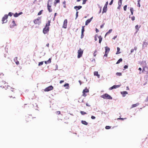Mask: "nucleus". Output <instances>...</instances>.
Returning a JSON list of instances; mask_svg holds the SVG:
<instances>
[{
    "mask_svg": "<svg viewBox=\"0 0 148 148\" xmlns=\"http://www.w3.org/2000/svg\"><path fill=\"white\" fill-rule=\"evenodd\" d=\"M50 21H48L47 23L46 24L45 27L44 28L43 30V32L44 34H46L49 31V26L50 25Z\"/></svg>",
    "mask_w": 148,
    "mask_h": 148,
    "instance_id": "1",
    "label": "nucleus"
},
{
    "mask_svg": "<svg viewBox=\"0 0 148 148\" xmlns=\"http://www.w3.org/2000/svg\"><path fill=\"white\" fill-rule=\"evenodd\" d=\"M53 3L52 0H49L47 4V8L49 12H52V9L51 8V5Z\"/></svg>",
    "mask_w": 148,
    "mask_h": 148,
    "instance_id": "2",
    "label": "nucleus"
},
{
    "mask_svg": "<svg viewBox=\"0 0 148 148\" xmlns=\"http://www.w3.org/2000/svg\"><path fill=\"white\" fill-rule=\"evenodd\" d=\"M101 97L104 99H112V97L110 95L106 93L102 95Z\"/></svg>",
    "mask_w": 148,
    "mask_h": 148,
    "instance_id": "3",
    "label": "nucleus"
},
{
    "mask_svg": "<svg viewBox=\"0 0 148 148\" xmlns=\"http://www.w3.org/2000/svg\"><path fill=\"white\" fill-rule=\"evenodd\" d=\"M33 21L35 24L39 25L41 23V18L38 17L34 20Z\"/></svg>",
    "mask_w": 148,
    "mask_h": 148,
    "instance_id": "4",
    "label": "nucleus"
},
{
    "mask_svg": "<svg viewBox=\"0 0 148 148\" xmlns=\"http://www.w3.org/2000/svg\"><path fill=\"white\" fill-rule=\"evenodd\" d=\"M83 53V50L80 48L78 51V58H80L82 56Z\"/></svg>",
    "mask_w": 148,
    "mask_h": 148,
    "instance_id": "5",
    "label": "nucleus"
},
{
    "mask_svg": "<svg viewBox=\"0 0 148 148\" xmlns=\"http://www.w3.org/2000/svg\"><path fill=\"white\" fill-rule=\"evenodd\" d=\"M89 92V90L88 89H87L86 88L84 89L82 92V96L84 97L86 96L87 95L86 94V93H88Z\"/></svg>",
    "mask_w": 148,
    "mask_h": 148,
    "instance_id": "6",
    "label": "nucleus"
},
{
    "mask_svg": "<svg viewBox=\"0 0 148 148\" xmlns=\"http://www.w3.org/2000/svg\"><path fill=\"white\" fill-rule=\"evenodd\" d=\"M8 15L6 14L4 15V17L2 19V21H3V23H6L7 21V18H8Z\"/></svg>",
    "mask_w": 148,
    "mask_h": 148,
    "instance_id": "7",
    "label": "nucleus"
},
{
    "mask_svg": "<svg viewBox=\"0 0 148 148\" xmlns=\"http://www.w3.org/2000/svg\"><path fill=\"white\" fill-rule=\"evenodd\" d=\"M53 89V87L51 86H49L46 88L44 90V91L45 92L49 91L52 90Z\"/></svg>",
    "mask_w": 148,
    "mask_h": 148,
    "instance_id": "8",
    "label": "nucleus"
},
{
    "mask_svg": "<svg viewBox=\"0 0 148 148\" xmlns=\"http://www.w3.org/2000/svg\"><path fill=\"white\" fill-rule=\"evenodd\" d=\"M105 54L104 56L106 57H107L108 52L110 51V49L109 47H105Z\"/></svg>",
    "mask_w": 148,
    "mask_h": 148,
    "instance_id": "9",
    "label": "nucleus"
},
{
    "mask_svg": "<svg viewBox=\"0 0 148 148\" xmlns=\"http://www.w3.org/2000/svg\"><path fill=\"white\" fill-rule=\"evenodd\" d=\"M142 72L144 73L145 72L146 73V74L148 73V68L146 66L144 67L143 68V70Z\"/></svg>",
    "mask_w": 148,
    "mask_h": 148,
    "instance_id": "10",
    "label": "nucleus"
},
{
    "mask_svg": "<svg viewBox=\"0 0 148 148\" xmlns=\"http://www.w3.org/2000/svg\"><path fill=\"white\" fill-rule=\"evenodd\" d=\"M67 20L66 19H65L64 22L63 24V25L62 27L66 29L67 28Z\"/></svg>",
    "mask_w": 148,
    "mask_h": 148,
    "instance_id": "11",
    "label": "nucleus"
},
{
    "mask_svg": "<svg viewBox=\"0 0 148 148\" xmlns=\"http://www.w3.org/2000/svg\"><path fill=\"white\" fill-rule=\"evenodd\" d=\"M9 97L11 98L10 100L12 102H15L16 101V99L15 97H13L12 98H11L12 97V96H10Z\"/></svg>",
    "mask_w": 148,
    "mask_h": 148,
    "instance_id": "12",
    "label": "nucleus"
},
{
    "mask_svg": "<svg viewBox=\"0 0 148 148\" xmlns=\"http://www.w3.org/2000/svg\"><path fill=\"white\" fill-rule=\"evenodd\" d=\"M92 17L90 19H89L88 20H87L85 22V25H87L88 24H89L91 21L92 19Z\"/></svg>",
    "mask_w": 148,
    "mask_h": 148,
    "instance_id": "13",
    "label": "nucleus"
},
{
    "mask_svg": "<svg viewBox=\"0 0 148 148\" xmlns=\"http://www.w3.org/2000/svg\"><path fill=\"white\" fill-rule=\"evenodd\" d=\"M23 14V12H19V13H16L14 14V17H17L19 15L21 14Z\"/></svg>",
    "mask_w": 148,
    "mask_h": 148,
    "instance_id": "14",
    "label": "nucleus"
},
{
    "mask_svg": "<svg viewBox=\"0 0 148 148\" xmlns=\"http://www.w3.org/2000/svg\"><path fill=\"white\" fill-rule=\"evenodd\" d=\"M11 24L10 25V27H13L16 25V24L14 21H12Z\"/></svg>",
    "mask_w": 148,
    "mask_h": 148,
    "instance_id": "15",
    "label": "nucleus"
},
{
    "mask_svg": "<svg viewBox=\"0 0 148 148\" xmlns=\"http://www.w3.org/2000/svg\"><path fill=\"white\" fill-rule=\"evenodd\" d=\"M18 57H16L14 59V61L15 62L16 64L17 65H18L19 64V61L17 60Z\"/></svg>",
    "mask_w": 148,
    "mask_h": 148,
    "instance_id": "16",
    "label": "nucleus"
},
{
    "mask_svg": "<svg viewBox=\"0 0 148 148\" xmlns=\"http://www.w3.org/2000/svg\"><path fill=\"white\" fill-rule=\"evenodd\" d=\"M121 94L122 95L123 97H124L126 95L128 94V92L127 91H123L121 92Z\"/></svg>",
    "mask_w": 148,
    "mask_h": 148,
    "instance_id": "17",
    "label": "nucleus"
},
{
    "mask_svg": "<svg viewBox=\"0 0 148 148\" xmlns=\"http://www.w3.org/2000/svg\"><path fill=\"white\" fill-rule=\"evenodd\" d=\"M82 8V6H75L74 7V8L76 10V11H77Z\"/></svg>",
    "mask_w": 148,
    "mask_h": 148,
    "instance_id": "18",
    "label": "nucleus"
},
{
    "mask_svg": "<svg viewBox=\"0 0 148 148\" xmlns=\"http://www.w3.org/2000/svg\"><path fill=\"white\" fill-rule=\"evenodd\" d=\"M139 104V103H137L135 104H132V105L131 107V108H132L135 107H136L138 106Z\"/></svg>",
    "mask_w": 148,
    "mask_h": 148,
    "instance_id": "19",
    "label": "nucleus"
},
{
    "mask_svg": "<svg viewBox=\"0 0 148 148\" xmlns=\"http://www.w3.org/2000/svg\"><path fill=\"white\" fill-rule=\"evenodd\" d=\"M107 10V6L104 5V6L103 8V12H102L103 13L106 12Z\"/></svg>",
    "mask_w": 148,
    "mask_h": 148,
    "instance_id": "20",
    "label": "nucleus"
},
{
    "mask_svg": "<svg viewBox=\"0 0 148 148\" xmlns=\"http://www.w3.org/2000/svg\"><path fill=\"white\" fill-rule=\"evenodd\" d=\"M51 58H49L48 60L45 61V63L46 64L50 63L51 62Z\"/></svg>",
    "mask_w": 148,
    "mask_h": 148,
    "instance_id": "21",
    "label": "nucleus"
},
{
    "mask_svg": "<svg viewBox=\"0 0 148 148\" xmlns=\"http://www.w3.org/2000/svg\"><path fill=\"white\" fill-rule=\"evenodd\" d=\"M94 75L95 76H97L98 78L100 77V75L98 74V72L97 71H95L94 72Z\"/></svg>",
    "mask_w": 148,
    "mask_h": 148,
    "instance_id": "22",
    "label": "nucleus"
},
{
    "mask_svg": "<svg viewBox=\"0 0 148 148\" xmlns=\"http://www.w3.org/2000/svg\"><path fill=\"white\" fill-rule=\"evenodd\" d=\"M98 38L99 39V43H101L102 40V38L100 36H98Z\"/></svg>",
    "mask_w": 148,
    "mask_h": 148,
    "instance_id": "23",
    "label": "nucleus"
},
{
    "mask_svg": "<svg viewBox=\"0 0 148 148\" xmlns=\"http://www.w3.org/2000/svg\"><path fill=\"white\" fill-rule=\"evenodd\" d=\"M120 48L119 47H117V51L116 53V54H119L121 53V52H120Z\"/></svg>",
    "mask_w": 148,
    "mask_h": 148,
    "instance_id": "24",
    "label": "nucleus"
},
{
    "mask_svg": "<svg viewBox=\"0 0 148 148\" xmlns=\"http://www.w3.org/2000/svg\"><path fill=\"white\" fill-rule=\"evenodd\" d=\"M60 0H55V2H54V5L55 6H56L57 3H60Z\"/></svg>",
    "mask_w": 148,
    "mask_h": 148,
    "instance_id": "25",
    "label": "nucleus"
},
{
    "mask_svg": "<svg viewBox=\"0 0 148 148\" xmlns=\"http://www.w3.org/2000/svg\"><path fill=\"white\" fill-rule=\"evenodd\" d=\"M82 123L85 125H87L88 124V123H87L86 121H81Z\"/></svg>",
    "mask_w": 148,
    "mask_h": 148,
    "instance_id": "26",
    "label": "nucleus"
},
{
    "mask_svg": "<svg viewBox=\"0 0 148 148\" xmlns=\"http://www.w3.org/2000/svg\"><path fill=\"white\" fill-rule=\"evenodd\" d=\"M64 86L65 87H67L66 88L67 89H69V84L68 83H66L64 85Z\"/></svg>",
    "mask_w": 148,
    "mask_h": 148,
    "instance_id": "27",
    "label": "nucleus"
},
{
    "mask_svg": "<svg viewBox=\"0 0 148 148\" xmlns=\"http://www.w3.org/2000/svg\"><path fill=\"white\" fill-rule=\"evenodd\" d=\"M112 29H110L109 31L106 34V35H105V36H106V35L108 34H109L112 31Z\"/></svg>",
    "mask_w": 148,
    "mask_h": 148,
    "instance_id": "28",
    "label": "nucleus"
},
{
    "mask_svg": "<svg viewBox=\"0 0 148 148\" xmlns=\"http://www.w3.org/2000/svg\"><path fill=\"white\" fill-rule=\"evenodd\" d=\"M137 47H134V49H132L131 50V53L133 52L134 51V50H135L136 51L137 49Z\"/></svg>",
    "mask_w": 148,
    "mask_h": 148,
    "instance_id": "29",
    "label": "nucleus"
},
{
    "mask_svg": "<svg viewBox=\"0 0 148 148\" xmlns=\"http://www.w3.org/2000/svg\"><path fill=\"white\" fill-rule=\"evenodd\" d=\"M122 61V58L119 59L117 62L116 63V64H118L120 63Z\"/></svg>",
    "mask_w": 148,
    "mask_h": 148,
    "instance_id": "30",
    "label": "nucleus"
},
{
    "mask_svg": "<svg viewBox=\"0 0 148 148\" xmlns=\"http://www.w3.org/2000/svg\"><path fill=\"white\" fill-rule=\"evenodd\" d=\"M80 113L82 115H84L87 114L86 112L83 111H81Z\"/></svg>",
    "mask_w": 148,
    "mask_h": 148,
    "instance_id": "31",
    "label": "nucleus"
},
{
    "mask_svg": "<svg viewBox=\"0 0 148 148\" xmlns=\"http://www.w3.org/2000/svg\"><path fill=\"white\" fill-rule=\"evenodd\" d=\"M122 1H118V5L119 6V7H121V6L122 5Z\"/></svg>",
    "mask_w": 148,
    "mask_h": 148,
    "instance_id": "32",
    "label": "nucleus"
},
{
    "mask_svg": "<svg viewBox=\"0 0 148 148\" xmlns=\"http://www.w3.org/2000/svg\"><path fill=\"white\" fill-rule=\"evenodd\" d=\"M120 85H114L113 86L114 88H119V87H120Z\"/></svg>",
    "mask_w": 148,
    "mask_h": 148,
    "instance_id": "33",
    "label": "nucleus"
},
{
    "mask_svg": "<svg viewBox=\"0 0 148 148\" xmlns=\"http://www.w3.org/2000/svg\"><path fill=\"white\" fill-rule=\"evenodd\" d=\"M140 27H139L138 25H137L136 26L135 28L137 30V31H138L139 30Z\"/></svg>",
    "mask_w": 148,
    "mask_h": 148,
    "instance_id": "34",
    "label": "nucleus"
},
{
    "mask_svg": "<svg viewBox=\"0 0 148 148\" xmlns=\"http://www.w3.org/2000/svg\"><path fill=\"white\" fill-rule=\"evenodd\" d=\"M66 1H64V2H63V7L65 8H66Z\"/></svg>",
    "mask_w": 148,
    "mask_h": 148,
    "instance_id": "35",
    "label": "nucleus"
},
{
    "mask_svg": "<svg viewBox=\"0 0 148 148\" xmlns=\"http://www.w3.org/2000/svg\"><path fill=\"white\" fill-rule=\"evenodd\" d=\"M97 50H95L94 51V52L93 53V55H94V56L95 57L96 56L97 54Z\"/></svg>",
    "mask_w": 148,
    "mask_h": 148,
    "instance_id": "36",
    "label": "nucleus"
},
{
    "mask_svg": "<svg viewBox=\"0 0 148 148\" xmlns=\"http://www.w3.org/2000/svg\"><path fill=\"white\" fill-rule=\"evenodd\" d=\"M116 75L117 76H120L122 74L121 73L117 72L116 73Z\"/></svg>",
    "mask_w": 148,
    "mask_h": 148,
    "instance_id": "37",
    "label": "nucleus"
},
{
    "mask_svg": "<svg viewBox=\"0 0 148 148\" xmlns=\"http://www.w3.org/2000/svg\"><path fill=\"white\" fill-rule=\"evenodd\" d=\"M140 0H138V3L137 5V6L139 7H140Z\"/></svg>",
    "mask_w": 148,
    "mask_h": 148,
    "instance_id": "38",
    "label": "nucleus"
},
{
    "mask_svg": "<svg viewBox=\"0 0 148 148\" xmlns=\"http://www.w3.org/2000/svg\"><path fill=\"white\" fill-rule=\"evenodd\" d=\"M43 61L39 62V63L38 65L39 66H41V65H42L43 64Z\"/></svg>",
    "mask_w": 148,
    "mask_h": 148,
    "instance_id": "39",
    "label": "nucleus"
},
{
    "mask_svg": "<svg viewBox=\"0 0 148 148\" xmlns=\"http://www.w3.org/2000/svg\"><path fill=\"white\" fill-rule=\"evenodd\" d=\"M84 26H83L82 27V32L84 33Z\"/></svg>",
    "mask_w": 148,
    "mask_h": 148,
    "instance_id": "40",
    "label": "nucleus"
},
{
    "mask_svg": "<svg viewBox=\"0 0 148 148\" xmlns=\"http://www.w3.org/2000/svg\"><path fill=\"white\" fill-rule=\"evenodd\" d=\"M111 127L109 126H106L105 127V128L106 129H109L111 128Z\"/></svg>",
    "mask_w": 148,
    "mask_h": 148,
    "instance_id": "41",
    "label": "nucleus"
},
{
    "mask_svg": "<svg viewBox=\"0 0 148 148\" xmlns=\"http://www.w3.org/2000/svg\"><path fill=\"white\" fill-rule=\"evenodd\" d=\"M43 10H41V11H40L38 13V15H41V14H42V12Z\"/></svg>",
    "mask_w": 148,
    "mask_h": 148,
    "instance_id": "42",
    "label": "nucleus"
},
{
    "mask_svg": "<svg viewBox=\"0 0 148 148\" xmlns=\"http://www.w3.org/2000/svg\"><path fill=\"white\" fill-rule=\"evenodd\" d=\"M13 14V13L10 12L8 13V16H11Z\"/></svg>",
    "mask_w": 148,
    "mask_h": 148,
    "instance_id": "43",
    "label": "nucleus"
},
{
    "mask_svg": "<svg viewBox=\"0 0 148 148\" xmlns=\"http://www.w3.org/2000/svg\"><path fill=\"white\" fill-rule=\"evenodd\" d=\"M127 5H125L124 6L123 9L124 11H126L127 9Z\"/></svg>",
    "mask_w": 148,
    "mask_h": 148,
    "instance_id": "44",
    "label": "nucleus"
},
{
    "mask_svg": "<svg viewBox=\"0 0 148 148\" xmlns=\"http://www.w3.org/2000/svg\"><path fill=\"white\" fill-rule=\"evenodd\" d=\"M87 0H83V2H82V4H85L86 2V1H87Z\"/></svg>",
    "mask_w": 148,
    "mask_h": 148,
    "instance_id": "45",
    "label": "nucleus"
},
{
    "mask_svg": "<svg viewBox=\"0 0 148 148\" xmlns=\"http://www.w3.org/2000/svg\"><path fill=\"white\" fill-rule=\"evenodd\" d=\"M56 113L59 115L60 114V111H57L56 112Z\"/></svg>",
    "mask_w": 148,
    "mask_h": 148,
    "instance_id": "46",
    "label": "nucleus"
},
{
    "mask_svg": "<svg viewBox=\"0 0 148 148\" xmlns=\"http://www.w3.org/2000/svg\"><path fill=\"white\" fill-rule=\"evenodd\" d=\"M130 12H133V11H134V10H133V8H130Z\"/></svg>",
    "mask_w": 148,
    "mask_h": 148,
    "instance_id": "47",
    "label": "nucleus"
},
{
    "mask_svg": "<svg viewBox=\"0 0 148 148\" xmlns=\"http://www.w3.org/2000/svg\"><path fill=\"white\" fill-rule=\"evenodd\" d=\"M113 0H111V1L109 3V5H111L112 4V3H113Z\"/></svg>",
    "mask_w": 148,
    "mask_h": 148,
    "instance_id": "48",
    "label": "nucleus"
},
{
    "mask_svg": "<svg viewBox=\"0 0 148 148\" xmlns=\"http://www.w3.org/2000/svg\"><path fill=\"white\" fill-rule=\"evenodd\" d=\"M128 66L127 65H125L124 67V69H127L128 68Z\"/></svg>",
    "mask_w": 148,
    "mask_h": 148,
    "instance_id": "49",
    "label": "nucleus"
},
{
    "mask_svg": "<svg viewBox=\"0 0 148 148\" xmlns=\"http://www.w3.org/2000/svg\"><path fill=\"white\" fill-rule=\"evenodd\" d=\"M131 19L133 21H134L135 20V17L134 16H132L131 18Z\"/></svg>",
    "mask_w": 148,
    "mask_h": 148,
    "instance_id": "50",
    "label": "nucleus"
},
{
    "mask_svg": "<svg viewBox=\"0 0 148 148\" xmlns=\"http://www.w3.org/2000/svg\"><path fill=\"white\" fill-rule=\"evenodd\" d=\"M78 12L77 11L76 12V18H77L78 16Z\"/></svg>",
    "mask_w": 148,
    "mask_h": 148,
    "instance_id": "51",
    "label": "nucleus"
},
{
    "mask_svg": "<svg viewBox=\"0 0 148 148\" xmlns=\"http://www.w3.org/2000/svg\"><path fill=\"white\" fill-rule=\"evenodd\" d=\"M91 118L92 119H95V117L94 116H92L91 117Z\"/></svg>",
    "mask_w": 148,
    "mask_h": 148,
    "instance_id": "52",
    "label": "nucleus"
},
{
    "mask_svg": "<svg viewBox=\"0 0 148 148\" xmlns=\"http://www.w3.org/2000/svg\"><path fill=\"white\" fill-rule=\"evenodd\" d=\"M83 33H84L82 32L81 36V38H82L83 37V36H84Z\"/></svg>",
    "mask_w": 148,
    "mask_h": 148,
    "instance_id": "53",
    "label": "nucleus"
},
{
    "mask_svg": "<svg viewBox=\"0 0 148 148\" xmlns=\"http://www.w3.org/2000/svg\"><path fill=\"white\" fill-rule=\"evenodd\" d=\"M138 70H140V72H139V73L140 74H141V72H140V71H141V70H142V69H141V68H139V69H138Z\"/></svg>",
    "mask_w": 148,
    "mask_h": 148,
    "instance_id": "54",
    "label": "nucleus"
},
{
    "mask_svg": "<svg viewBox=\"0 0 148 148\" xmlns=\"http://www.w3.org/2000/svg\"><path fill=\"white\" fill-rule=\"evenodd\" d=\"M97 36H95V41H97Z\"/></svg>",
    "mask_w": 148,
    "mask_h": 148,
    "instance_id": "55",
    "label": "nucleus"
},
{
    "mask_svg": "<svg viewBox=\"0 0 148 148\" xmlns=\"http://www.w3.org/2000/svg\"><path fill=\"white\" fill-rule=\"evenodd\" d=\"M64 82V80H61L60 81V84H62V83H63V82Z\"/></svg>",
    "mask_w": 148,
    "mask_h": 148,
    "instance_id": "56",
    "label": "nucleus"
},
{
    "mask_svg": "<svg viewBox=\"0 0 148 148\" xmlns=\"http://www.w3.org/2000/svg\"><path fill=\"white\" fill-rule=\"evenodd\" d=\"M113 87V86L111 87L110 88V90H112V89H114V87Z\"/></svg>",
    "mask_w": 148,
    "mask_h": 148,
    "instance_id": "57",
    "label": "nucleus"
},
{
    "mask_svg": "<svg viewBox=\"0 0 148 148\" xmlns=\"http://www.w3.org/2000/svg\"><path fill=\"white\" fill-rule=\"evenodd\" d=\"M96 32H99V30L98 29H97L96 28Z\"/></svg>",
    "mask_w": 148,
    "mask_h": 148,
    "instance_id": "58",
    "label": "nucleus"
},
{
    "mask_svg": "<svg viewBox=\"0 0 148 148\" xmlns=\"http://www.w3.org/2000/svg\"><path fill=\"white\" fill-rule=\"evenodd\" d=\"M108 2L107 1V2L106 3V4H105V5L107 6V5H108Z\"/></svg>",
    "mask_w": 148,
    "mask_h": 148,
    "instance_id": "59",
    "label": "nucleus"
},
{
    "mask_svg": "<svg viewBox=\"0 0 148 148\" xmlns=\"http://www.w3.org/2000/svg\"><path fill=\"white\" fill-rule=\"evenodd\" d=\"M145 101L146 102H147L148 101V96L147 97V98H146V99L145 100Z\"/></svg>",
    "mask_w": 148,
    "mask_h": 148,
    "instance_id": "60",
    "label": "nucleus"
},
{
    "mask_svg": "<svg viewBox=\"0 0 148 148\" xmlns=\"http://www.w3.org/2000/svg\"><path fill=\"white\" fill-rule=\"evenodd\" d=\"M117 119H121L122 120H123L124 119L122 118H118Z\"/></svg>",
    "mask_w": 148,
    "mask_h": 148,
    "instance_id": "61",
    "label": "nucleus"
},
{
    "mask_svg": "<svg viewBox=\"0 0 148 148\" xmlns=\"http://www.w3.org/2000/svg\"><path fill=\"white\" fill-rule=\"evenodd\" d=\"M103 26H104V25H103V24H102V25L101 26V27H100L101 28H102L103 27Z\"/></svg>",
    "mask_w": 148,
    "mask_h": 148,
    "instance_id": "62",
    "label": "nucleus"
},
{
    "mask_svg": "<svg viewBox=\"0 0 148 148\" xmlns=\"http://www.w3.org/2000/svg\"><path fill=\"white\" fill-rule=\"evenodd\" d=\"M56 14H57V13H55V14H54V18H55L56 17Z\"/></svg>",
    "mask_w": 148,
    "mask_h": 148,
    "instance_id": "63",
    "label": "nucleus"
},
{
    "mask_svg": "<svg viewBox=\"0 0 148 148\" xmlns=\"http://www.w3.org/2000/svg\"><path fill=\"white\" fill-rule=\"evenodd\" d=\"M116 37H117V36H114V37L113 38V39H114V40L116 38Z\"/></svg>",
    "mask_w": 148,
    "mask_h": 148,
    "instance_id": "64",
    "label": "nucleus"
}]
</instances>
